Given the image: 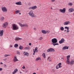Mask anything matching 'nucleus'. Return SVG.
<instances>
[{
    "instance_id": "5",
    "label": "nucleus",
    "mask_w": 74,
    "mask_h": 74,
    "mask_svg": "<svg viewBox=\"0 0 74 74\" xmlns=\"http://www.w3.org/2000/svg\"><path fill=\"white\" fill-rule=\"evenodd\" d=\"M18 24L21 27H24V26H25V27H28V25L27 24L22 25V24L20 23H19Z\"/></svg>"
},
{
    "instance_id": "53",
    "label": "nucleus",
    "mask_w": 74,
    "mask_h": 74,
    "mask_svg": "<svg viewBox=\"0 0 74 74\" xmlns=\"http://www.w3.org/2000/svg\"><path fill=\"white\" fill-rule=\"evenodd\" d=\"M49 58H50V57H48L47 58L48 60L49 59Z\"/></svg>"
},
{
    "instance_id": "31",
    "label": "nucleus",
    "mask_w": 74,
    "mask_h": 74,
    "mask_svg": "<svg viewBox=\"0 0 74 74\" xmlns=\"http://www.w3.org/2000/svg\"><path fill=\"white\" fill-rule=\"evenodd\" d=\"M60 29L62 31H63V30H64V27H60Z\"/></svg>"
},
{
    "instance_id": "41",
    "label": "nucleus",
    "mask_w": 74,
    "mask_h": 74,
    "mask_svg": "<svg viewBox=\"0 0 74 74\" xmlns=\"http://www.w3.org/2000/svg\"><path fill=\"white\" fill-rule=\"evenodd\" d=\"M69 32H70V30H69V29L68 30H66V33H69Z\"/></svg>"
},
{
    "instance_id": "7",
    "label": "nucleus",
    "mask_w": 74,
    "mask_h": 74,
    "mask_svg": "<svg viewBox=\"0 0 74 74\" xmlns=\"http://www.w3.org/2000/svg\"><path fill=\"white\" fill-rule=\"evenodd\" d=\"M52 44H54L55 43H56L57 42H58V40H57V39L56 38H54L52 39Z\"/></svg>"
},
{
    "instance_id": "32",
    "label": "nucleus",
    "mask_w": 74,
    "mask_h": 74,
    "mask_svg": "<svg viewBox=\"0 0 74 74\" xmlns=\"http://www.w3.org/2000/svg\"><path fill=\"white\" fill-rule=\"evenodd\" d=\"M69 5H70V6H72L73 5V3L71 2H69L68 3Z\"/></svg>"
},
{
    "instance_id": "52",
    "label": "nucleus",
    "mask_w": 74,
    "mask_h": 74,
    "mask_svg": "<svg viewBox=\"0 0 74 74\" xmlns=\"http://www.w3.org/2000/svg\"><path fill=\"white\" fill-rule=\"evenodd\" d=\"M0 64H3V63L2 62H1L0 63Z\"/></svg>"
},
{
    "instance_id": "20",
    "label": "nucleus",
    "mask_w": 74,
    "mask_h": 74,
    "mask_svg": "<svg viewBox=\"0 0 74 74\" xmlns=\"http://www.w3.org/2000/svg\"><path fill=\"white\" fill-rule=\"evenodd\" d=\"M26 50H29V49H30V47L28 46L27 47H25L24 48Z\"/></svg>"
},
{
    "instance_id": "2",
    "label": "nucleus",
    "mask_w": 74,
    "mask_h": 74,
    "mask_svg": "<svg viewBox=\"0 0 74 74\" xmlns=\"http://www.w3.org/2000/svg\"><path fill=\"white\" fill-rule=\"evenodd\" d=\"M28 14L32 18H35L36 17V15L34 14V13L33 12V11L32 10H30Z\"/></svg>"
},
{
    "instance_id": "36",
    "label": "nucleus",
    "mask_w": 74,
    "mask_h": 74,
    "mask_svg": "<svg viewBox=\"0 0 74 74\" xmlns=\"http://www.w3.org/2000/svg\"><path fill=\"white\" fill-rule=\"evenodd\" d=\"M16 53L17 55H20V52L19 51H16Z\"/></svg>"
},
{
    "instance_id": "29",
    "label": "nucleus",
    "mask_w": 74,
    "mask_h": 74,
    "mask_svg": "<svg viewBox=\"0 0 74 74\" xmlns=\"http://www.w3.org/2000/svg\"><path fill=\"white\" fill-rule=\"evenodd\" d=\"M52 44L54 46H55V45H58L59 44L58 43H52Z\"/></svg>"
},
{
    "instance_id": "44",
    "label": "nucleus",
    "mask_w": 74,
    "mask_h": 74,
    "mask_svg": "<svg viewBox=\"0 0 74 74\" xmlns=\"http://www.w3.org/2000/svg\"><path fill=\"white\" fill-rule=\"evenodd\" d=\"M56 0H51V2H54V1H55Z\"/></svg>"
},
{
    "instance_id": "40",
    "label": "nucleus",
    "mask_w": 74,
    "mask_h": 74,
    "mask_svg": "<svg viewBox=\"0 0 74 74\" xmlns=\"http://www.w3.org/2000/svg\"><path fill=\"white\" fill-rule=\"evenodd\" d=\"M37 49H38V47H35V51H37Z\"/></svg>"
},
{
    "instance_id": "3",
    "label": "nucleus",
    "mask_w": 74,
    "mask_h": 74,
    "mask_svg": "<svg viewBox=\"0 0 74 74\" xmlns=\"http://www.w3.org/2000/svg\"><path fill=\"white\" fill-rule=\"evenodd\" d=\"M12 26L13 27L12 29L14 30H16L19 29V27L15 24H13Z\"/></svg>"
},
{
    "instance_id": "19",
    "label": "nucleus",
    "mask_w": 74,
    "mask_h": 74,
    "mask_svg": "<svg viewBox=\"0 0 74 74\" xmlns=\"http://www.w3.org/2000/svg\"><path fill=\"white\" fill-rule=\"evenodd\" d=\"M32 10H33L36 9H37V7L36 5L32 6Z\"/></svg>"
},
{
    "instance_id": "42",
    "label": "nucleus",
    "mask_w": 74,
    "mask_h": 74,
    "mask_svg": "<svg viewBox=\"0 0 74 74\" xmlns=\"http://www.w3.org/2000/svg\"><path fill=\"white\" fill-rule=\"evenodd\" d=\"M42 39V37H40V38H39V40H41Z\"/></svg>"
},
{
    "instance_id": "48",
    "label": "nucleus",
    "mask_w": 74,
    "mask_h": 74,
    "mask_svg": "<svg viewBox=\"0 0 74 74\" xmlns=\"http://www.w3.org/2000/svg\"><path fill=\"white\" fill-rule=\"evenodd\" d=\"M5 67H7V65L5 64L4 65Z\"/></svg>"
},
{
    "instance_id": "45",
    "label": "nucleus",
    "mask_w": 74,
    "mask_h": 74,
    "mask_svg": "<svg viewBox=\"0 0 74 74\" xmlns=\"http://www.w3.org/2000/svg\"><path fill=\"white\" fill-rule=\"evenodd\" d=\"M3 70V68H0V71H2Z\"/></svg>"
},
{
    "instance_id": "60",
    "label": "nucleus",
    "mask_w": 74,
    "mask_h": 74,
    "mask_svg": "<svg viewBox=\"0 0 74 74\" xmlns=\"http://www.w3.org/2000/svg\"><path fill=\"white\" fill-rule=\"evenodd\" d=\"M66 30H65L64 31V32H66Z\"/></svg>"
},
{
    "instance_id": "9",
    "label": "nucleus",
    "mask_w": 74,
    "mask_h": 74,
    "mask_svg": "<svg viewBox=\"0 0 74 74\" xmlns=\"http://www.w3.org/2000/svg\"><path fill=\"white\" fill-rule=\"evenodd\" d=\"M59 11L61 12H62V13H65L66 12V8H63V9H60Z\"/></svg>"
},
{
    "instance_id": "22",
    "label": "nucleus",
    "mask_w": 74,
    "mask_h": 74,
    "mask_svg": "<svg viewBox=\"0 0 74 74\" xmlns=\"http://www.w3.org/2000/svg\"><path fill=\"white\" fill-rule=\"evenodd\" d=\"M58 68H61L62 67V66H61L62 65V63H60L59 64H58Z\"/></svg>"
},
{
    "instance_id": "10",
    "label": "nucleus",
    "mask_w": 74,
    "mask_h": 74,
    "mask_svg": "<svg viewBox=\"0 0 74 74\" xmlns=\"http://www.w3.org/2000/svg\"><path fill=\"white\" fill-rule=\"evenodd\" d=\"M65 41V40L64 39L62 38L61 40L59 41V43L60 44H63Z\"/></svg>"
},
{
    "instance_id": "16",
    "label": "nucleus",
    "mask_w": 74,
    "mask_h": 74,
    "mask_svg": "<svg viewBox=\"0 0 74 74\" xmlns=\"http://www.w3.org/2000/svg\"><path fill=\"white\" fill-rule=\"evenodd\" d=\"M22 39L21 38H20L18 37H16L15 39V41H19L21 40H22Z\"/></svg>"
},
{
    "instance_id": "24",
    "label": "nucleus",
    "mask_w": 74,
    "mask_h": 74,
    "mask_svg": "<svg viewBox=\"0 0 74 74\" xmlns=\"http://www.w3.org/2000/svg\"><path fill=\"white\" fill-rule=\"evenodd\" d=\"M5 19V18H4V17H2L1 18L0 20L1 21H4Z\"/></svg>"
},
{
    "instance_id": "12",
    "label": "nucleus",
    "mask_w": 74,
    "mask_h": 74,
    "mask_svg": "<svg viewBox=\"0 0 74 74\" xmlns=\"http://www.w3.org/2000/svg\"><path fill=\"white\" fill-rule=\"evenodd\" d=\"M70 21H65L64 23V25H69V24H70L71 23Z\"/></svg>"
},
{
    "instance_id": "50",
    "label": "nucleus",
    "mask_w": 74,
    "mask_h": 74,
    "mask_svg": "<svg viewBox=\"0 0 74 74\" xmlns=\"http://www.w3.org/2000/svg\"><path fill=\"white\" fill-rule=\"evenodd\" d=\"M22 69H25V66H23V67H22Z\"/></svg>"
},
{
    "instance_id": "30",
    "label": "nucleus",
    "mask_w": 74,
    "mask_h": 74,
    "mask_svg": "<svg viewBox=\"0 0 74 74\" xmlns=\"http://www.w3.org/2000/svg\"><path fill=\"white\" fill-rule=\"evenodd\" d=\"M33 52L34 53H33V55H35V54L36 53V51L34 49H33Z\"/></svg>"
},
{
    "instance_id": "4",
    "label": "nucleus",
    "mask_w": 74,
    "mask_h": 74,
    "mask_svg": "<svg viewBox=\"0 0 74 74\" xmlns=\"http://www.w3.org/2000/svg\"><path fill=\"white\" fill-rule=\"evenodd\" d=\"M1 9L2 10V11L3 12H7L8 11L7 8H6V7L5 6L2 7L1 8Z\"/></svg>"
},
{
    "instance_id": "51",
    "label": "nucleus",
    "mask_w": 74,
    "mask_h": 74,
    "mask_svg": "<svg viewBox=\"0 0 74 74\" xmlns=\"http://www.w3.org/2000/svg\"><path fill=\"white\" fill-rule=\"evenodd\" d=\"M29 45H30H30H32V44H31V43H29Z\"/></svg>"
},
{
    "instance_id": "17",
    "label": "nucleus",
    "mask_w": 74,
    "mask_h": 74,
    "mask_svg": "<svg viewBox=\"0 0 74 74\" xmlns=\"http://www.w3.org/2000/svg\"><path fill=\"white\" fill-rule=\"evenodd\" d=\"M15 4H16V5H22V3L21 1H20L19 2H16L15 3Z\"/></svg>"
},
{
    "instance_id": "28",
    "label": "nucleus",
    "mask_w": 74,
    "mask_h": 74,
    "mask_svg": "<svg viewBox=\"0 0 74 74\" xmlns=\"http://www.w3.org/2000/svg\"><path fill=\"white\" fill-rule=\"evenodd\" d=\"M14 47L15 48H17L18 47V45L17 44H16L14 45Z\"/></svg>"
},
{
    "instance_id": "57",
    "label": "nucleus",
    "mask_w": 74,
    "mask_h": 74,
    "mask_svg": "<svg viewBox=\"0 0 74 74\" xmlns=\"http://www.w3.org/2000/svg\"><path fill=\"white\" fill-rule=\"evenodd\" d=\"M19 15H21V13H19Z\"/></svg>"
},
{
    "instance_id": "23",
    "label": "nucleus",
    "mask_w": 74,
    "mask_h": 74,
    "mask_svg": "<svg viewBox=\"0 0 74 74\" xmlns=\"http://www.w3.org/2000/svg\"><path fill=\"white\" fill-rule=\"evenodd\" d=\"M63 49H69V47H67V46H65V47H63Z\"/></svg>"
},
{
    "instance_id": "47",
    "label": "nucleus",
    "mask_w": 74,
    "mask_h": 74,
    "mask_svg": "<svg viewBox=\"0 0 74 74\" xmlns=\"http://www.w3.org/2000/svg\"><path fill=\"white\" fill-rule=\"evenodd\" d=\"M34 30H36V28H34Z\"/></svg>"
},
{
    "instance_id": "59",
    "label": "nucleus",
    "mask_w": 74,
    "mask_h": 74,
    "mask_svg": "<svg viewBox=\"0 0 74 74\" xmlns=\"http://www.w3.org/2000/svg\"><path fill=\"white\" fill-rule=\"evenodd\" d=\"M51 10H52V8H51Z\"/></svg>"
},
{
    "instance_id": "26",
    "label": "nucleus",
    "mask_w": 74,
    "mask_h": 74,
    "mask_svg": "<svg viewBox=\"0 0 74 74\" xmlns=\"http://www.w3.org/2000/svg\"><path fill=\"white\" fill-rule=\"evenodd\" d=\"M23 46L22 45L20 46L19 47V49H23Z\"/></svg>"
},
{
    "instance_id": "43",
    "label": "nucleus",
    "mask_w": 74,
    "mask_h": 74,
    "mask_svg": "<svg viewBox=\"0 0 74 74\" xmlns=\"http://www.w3.org/2000/svg\"><path fill=\"white\" fill-rule=\"evenodd\" d=\"M32 10V6L29 8V10Z\"/></svg>"
},
{
    "instance_id": "54",
    "label": "nucleus",
    "mask_w": 74,
    "mask_h": 74,
    "mask_svg": "<svg viewBox=\"0 0 74 74\" xmlns=\"http://www.w3.org/2000/svg\"><path fill=\"white\" fill-rule=\"evenodd\" d=\"M36 52H38V50H36Z\"/></svg>"
},
{
    "instance_id": "58",
    "label": "nucleus",
    "mask_w": 74,
    "mask_h": 74,
    "mask_svg": "<svg viewBox=\"0 0 74 74\" xmlns=\"http://www.w3.org/2000/svg\"><path fill=\"white\" fill-rule=\"evenodd\" d=\"M20 73H21V74L22 73V72H20Z\"/></svg>"
},
{
    "instance_id": "49",
    "label": "nucleus",
    "mask_w": 74,
    "mask_h": 74,
    "mask_svg": "<svg viewBox=\"0 0 74 74\" xmlns=\"http://www.w3.org/2000/svg\"><path fill=\"white\" fill-rule=\"evenodd\" d=\"M12 45H10V48H12Z\"/></svg>"
},
{
    "instance_id": "1",
    "label": "nucleus",
    "mask_w": 74,
    "mask_h": 74,
    "mask_svg": "<svg viewBox=\"0 0 74 74\" xmlns=\"http://www.w3.org/2000/svg\"><path fill=\"white\" fill-rule=\"evenodd\" d=\"M67 60L66 62L68 64H70L71 66H73L74 64V60H72L71 61H70V55H69L66 56Z\"/></svg>"
},
{
    "instance_id": "34",
    "label": "nucleus",
    "mask_w": 74,
    "mask_h": 74,
    "mask_svg": "<svg viewBox=\"0 0 74 74\" xmlns=\"http://www.w3.org/2000/svg\"><path fill=\"white\" fill-rule=\"evenodd\" d=\"M41 60V59H40V58L38 57L36 59V61H38V60Z\"/></svg>"
},
{
    "instance_id": "55",
    "label": "nucleus",
    "mask_w": 74,
    "mask_h": 74,
    "mask_svg": "<svg viewBox=\"0 0 74 74\" xmlns=\"http://www.w3.org/2000/svg\"><path fill=\"white\" fill-rule=\"evenodd\" d=\"M49 62H51V60H50V59H49Z\"/></svg>"
},
{
    "instance_id": "46",
    "label": "nucleus",
    "mask_w": 74,
    "mask_h": 74,
    "mask_svg": "<svg viewBox=\"0 0 74 74\" xmlns=\"http://www.w3.org/2000/svg\"><path fill=\"white\" fill-rule=\"evenodd\" d=\"M28 4L29 5H31V3H29Z\"/></svg>"
},
{
    "instance_id": "39",
    "label": "nucleus",
    "mask_w": 74,
    "mask_h": 74,
    "mask_svg": "<svg viewBox=\"0 0 74 74\" xmlns=\"http://www.w3.org/2000/svg\"><path fill=\"white\" fill-rule=\"evenodd\" d=\"M46 32V33H47V34H48V33H49L50 32V31L49 30H47Z\"/></svg>"
},
{
    "instance_id": "18",
    "label": "nucleus",
    "mask_w": 74,
    "mask_h": 74,
    "mask_svg": "<svg viewBox=\"0 0 74 74\" xmlns=\"http://www.w3.org/2000/svg\"><path fill=\"white\" fill-rule=\"evenodd\" d=\"M18 69H16L14 70V71H13L12 73L13 74H14L15 73H17V72H18Z\"/></svg>"
},
{
    "instance_id": "25",
    "label": "nucleus",
    "mask_w": 74,
    "mask_h": 74,
    "mask_svg": "<svg viewBox=\"0 0 74 74\" xmlns=\"http://www.w3.org/2000/svg\"><path fill=\"white\" fill-rule=\"evenodd\" d=\"M20 12H21V10H16V11L15 13L16 14H18Z\"/></svg>"
},
{
    "instance_id": "38",
    "label": "nucleus",
    "mask_w": 74,
    "mask_h": 74,
    "mask_svg": "<svg viewBox=\"0 0 74 74\" xmlns=\"http://www.w3.org/2000/svg\"><path fill=\"white\" fill-rule=\"evenodd\" d=\"M56 68L57 69H58L59 68V66L58 64L56 66Z\"/></svg>"
},
{
    "instance_id": "8",
    "label": "nucleus",
    "mask_w": 74,
    "mask_h": 74,
    "mask_svg": "<svg viewBox=\"0 0 74 74\" xmlns=\"http://www.w3.org/2000/svg\"><path fill=\"white\" fill-rule=\"evenodd\" d=\"M55 51L54 49L51 48L48 49L47 51V52H55Z\"/></svg>"
},
{
    "instance_id": "6",
    "label": "nucleus",
    "mask_w": 74,
    "mask_h": 74,
    "mask_svg": "<svg viewBox=\"0 0 74 74\" xmlns=\"http://www.w3.org/2000/svg\"><path fill=\"white\" fill-rule=\"evenodd\" d=\"M8 25V23L7 22H5L3 24L2 27L4 28L7 27V26Z\"/></svg>"
},
{
    "instance_id": "27",
    "label": "nucleus",
    "mask_w": 74,
    "mask_h": 74,
    "mask_svg": "<svg viewBox=\"0 0 74 74\" xmlns=\"http://www.w3.org/2000/svg\"><path fill=\"white\" fill-rule=\"evenodd\" d=\"M9 56H11V55H10V54H5L4 56V57L5 58H6V57Z\"/></svg>"
},
{
    "instance_id": "15",
    "label": "nucleus",
    "mask_w": 74,
    "mask_h": 74,
    "mask_svg": "<svg viewBox=\"0 0 74 74\" xmlns=\"http://www.w3.org/2000/svg\"><path fill=\"white\" fill-rule=\"evenodd\" d=\"M74 11V9L72 8H71L69 9V12H72Z\"/></svg>"
},
{
    "instance_id": "13",
    "label": "nucleus",
    "mask_w": 74,
    "mask_h": 74,
    "mask_svg": "<svg viewBox=\"0 0 74 74\" xmlns=\"http://www.w3.org/2000/svg\"><path fill=\"white\" fill-rule=\"evenodd\" d=\"M23 54L24 56H29V53L26 51L24 52Z\"/></svg>"
},
{
    "instance_id": "37",
    "label": "nucleus",
    "mask_w": 74,
    "mask_h": 74,
    "mask_svg": "<svg viewBox=\"0 0 74 74\" xmlns=\"http://www.w3.org/2000/svg\"><path fill=\"white\" fill-rule=\"evenodd\" d=\"M7 58L3 59V61H4L5 62H6V61H7Z\"/></svg>"
},
{
    "instance_id": "33",
    "label": "nucleus",
    "mask_w": 74,
    "mask_h": 74,
    "mask_svg": "<svg viewBox=\"0 0 74 74\" xmlns=\"http://www.w3.org/2000/svg\"><path fill=\"white\" fill-rule=\"evenodd\" d=\"M42 56L43 57V58H45L46 56H45V54L44 53H43L42 54Z\"/></svg>"
},
{
    "instance_id": "35",
    "label": "nucleus",
    "mask_w": 74,
    "mask_h": 74,
    "mask_svg": "<svg viewBox=\"0 0 74 74\" xmlns=\"http://www.w3.org/2000/svg\"><path fill=\"white\" fill-rule=\"evenodd\" d=\"M65 29H67V30H69V27H65Z\"/></svg>"
},
{
    "instance_id": "21",
    "label": "nucleus",
    "mask_w": 74,
    "mask_h": 74,
    "mask_svg": "<svg viewBox=\"0 0 74 74\" xmlns=\"http://www.w3.org/2000/svg\"><path fill=\"white\" fill-rule=\"evenodd\" d=\"M42 33L44 34H47V32L45 30H42L41 31Z\"/></svg>"
},
{
    "instance_id": "56",
    "label": "nucleus",
    "mask_w": 74,
    "mask_h": 74,
    "mask_svg": "<svg viewBox=\"0 0 74 74\" xmlns=\"http://www.w3.org/2000/svg\"><path fill=\"white\" fill-rule=\"evenodd\" d=\"M33 74H36V73H33Z\"/></svg>"
},
{
    "instance_id": "14",
    "label": "nucleus",
    "mask_w": 74,
    "mask_h": 74,
    "mask_svg": "<svg viewBox=\"0 0 74 74\" xmlns=\"http://www.w3.org/2000/svg\"><path fill=\"white\" fill-rule=\"evenodd\" d=\"M17 61H18V60L16 58V56H14V59H13V62H17Z\"/></svg>"
},
{
    "instance_id": "11",
    "label": "nucleus",
    "mask_w": 74,
    "mask_h": 74,
    "mask_svg": "<svg viewBox=\"0 0 74 74\" xmlns=\"http://www.w3.org/2000/svg\"><path fill=\"white\" fill-rule=\"evenodd\" d=\"M4 34V30H0V36L2 37L3 36V34Z\"/></svg>"
}]
</instances>
